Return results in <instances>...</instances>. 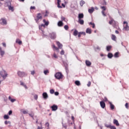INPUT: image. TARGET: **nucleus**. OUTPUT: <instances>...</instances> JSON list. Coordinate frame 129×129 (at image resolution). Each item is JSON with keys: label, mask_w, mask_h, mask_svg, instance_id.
Returning <instances> with one entry per match:
<instances>
[{"label": "nucleus", "mask_w": 129, "mask_h": 129, "mask_svg": "<svg viewBox=\"0 0 129 129\" xmlns=\"http://www.w3.org/2000/svg\"><path fill=\"white\" fill-rule=\"evenodd\" d=\"M0 75L4 79H6L8 77V73L5 70L0 71Z\"/></svg>", "instance_id": "1"}, {"label": "nucleus", "mask_w": 129, "mask_h": 129, "mask_svg": "<svg viewBox=\"0 0 129 129\" xmlns=\"http://www.w3.org/2000/svg\"><path fill=\"white\" fill-rule=\"evenodd\" d=\"M43 18V16L41 13H38L36 16V18L35 19V21L38 24L39 23V21H42V19Z\"/></svg>", "instance_id": "2"}, {"label": "nucleus", "mask_w": 129, "mask_h": 129, "mask_svg": "<svg viewBox=\"0 0 129 129\" xmlns=\"http://www.w3.org/2000/svg\"><path fill=\"white\" fill-rule=\"evenodd\" d=\"M63 76L62 75V73H61L60 72H57L54 75V77L56 79H58V80H60V79H62V78H63Z\"/></svg>", "instance_id": "3"}, {"label": "nucleus", "mask_w": 129, "mask_h": 129, "mask_svg": "<svg viewBox=\"0 0 129 129\" xmlns=\"http://www.w3.org/2000/svg\"><path fill=\"white\" fill-rule=\"evenodd\" d=\"M17 74L19 77H25V76H27V74L26 73L20 71L17 72Z\"/></svg>", "instance_id": "4"}, {"label": "nucleus", "mask_w": 129, "mask_h": 129, "mask_svg": "<svg viewBox=\"0 0 129 129\" xmlns=\"http://www.w3.org/2000/svg\"><path fill=\"white\" fill-rule=\"evenodd\" d=\"M0 24L1 25H7V20L5 18H2L0 20Z\"/></svg>", "instance_id": "5"}, {"label": "nucleus", "mask_w": 129, "mask_h": 129, "mask_svg": "<svg viewBox=\"0 0 129 129\" xmlns=\"http://www.w3.org/2000/svg\"><path fill=\"white\" fill-rule=\"evenodd\" d=\"M51 108L52 111H56V110L58 109V106H57V105L54 104L51 106Z\"/></svg>", "instance_id": "6"}, {"label": "nucleus", "mask_w": 129, "mask_h": 129, "mask_svg": "<svg viewBox=\"0 0 129 129\" xmlns=\"http://www.w3.org/2000/svg\"><path fill=\"white\" fill-rule=\"evenodd\" d=\"M49 36L51 39H56V33L54 32H52L49 34Z\"/></svg>", "instance_id": "7"}, {"label": "nucleus", "mask_w": 129, "mask_h": 129, "mask_svg": "<svg viewBox=\"0 0 129 129\" xmlns=\"http://www.w3.org/2000/svg\"><path fill=\"white\" fill-rule=\"evenodd\" d=\"M42 97H43L44 99H47L49 96H48V94L46 92H44L42 94Z\"/></svg>", "instance_id": "8"}, {"label": "nucleus", "mask_w": 129, "mask_h": 129, "mask_svg": "<svg viewBox=\"0 0 129 129\" xmlns=\"http://www.w3.org/2000/svg\"><path fill=\"white\" fill-rule=\"evenodd\" d=\"M123 24H126L125 25V26H124V29L125 31H128L129 27H128V25H127V23H126V22H124Z\"/></svg>", "instance_id": "9"}, {"label": "nucleus", "mask_w": 129, "mask_h": 129, "mask_svg": "<svg viewBox=\"0 0 129 129\" xmlns=\"http://www.w3.org/2000/svg\"><path fill=\"white\" fill-rule=\"evenodd\" d=\"M100 106L101 107H102V108H104L105 107V103H104V101H101L100 102Z\"/></svg>", "instance_id": "10"}, {"label": "nucleus", "mask_w": 129, "mask_h": 129, "mask_svg": "<svg viewBox=\"0 0 129 129\" xmlns=\"http://www.w3.org/2000/svg\"><path fill=\"white\" fill-rule=\"evenodd\" d=\"M84 18V15H83V13L79 14L78 15V19L79 20H81V19H83Z\"/></svg>", "instance_id": "11"}, {"label": "nucleus", "mask_w": 129, "mask_h": 129, "mask_svg": "<svg viewBox=\"0 0 129 129\" xmlns=\"http://www.w3.org/2000/svg\"><path fill=\"white\" fill-rule=\"evenodd\" d=\"M56 44L59 49L62 48L63 47V45H62L59 41H56Z\"/></svg>", "instance_id": "12"}, {"label": "nucleus", "mask_w": 129, "mask_h": 129, "mask_svg": "<svg viewBox=\"0 0 129 129\" xmlns=\"http://www.w3.org/2000/svg\"><path fill=\"white\" fill-rule=\"evenodd\" d=\"M5 51L4 50H3L2 49V47H0V54L2 57H4V55H5Z\"/></svg>", "instance_id": "13"}, {"label": "nucleus", "mask_w": 129, "mask_h": 129, "mask_svg": "<svg viewBox=\"0 0 129 129\" xmlns=\"http://www.w3.org/2000/svg\"><path fill=\"white\" fill-rule=\"evenodd\" d=\"M86 64L88 67H89V66H91V62L88 60H86Z\"/></svg>", "instance_id": "14"}, {"label": "nucleus", "mask_w": 129, "mask_h": 129, "mask_svg": "<svg viewBox=\"0 0 129 129\" xmlns=\"http://www.w3.org/2000/svg\"><path fill=\"white\" fill-rule=\"evenodd\" d=\"M113 123L114 124H115L116 126H118L119 125V123H118V121L116 119L113 120Z\"/></svg>", "instance_id": "15"}, {"label": "nucleus", "mask_w": 129, "mask_h": 129, "mask_svg": "<svg viewBox=\"0 0 129 129\" xmlns=\"http://www.w3.org/2000/svg\"><path fill=\"white\" fill-rule=\"evenodd\" d=\"M86 33H87V34H91L92 33V31H91V29L88 28H87L86 30Z\"/></svg>", "instance_id": "16"}, {"label": "nucleus", "mask_w": 129, "mask_h": 129, "mask_svg": "<svg viewBox=\"0 0 129 129\" xmlns=\"http://www.w3.org/2000/svg\"><path fill=\"white\" fill-rule=\"evenodd\" d=\"M88 12L90 14H92L94 12V8L91 7V9H88Z\"/></svg>", "instance_id": "17"}, {"label": "nucleus", "mask_w": 129, "mask_h": 129, "mask_svg": "<svg viewBox=\"0 0 129 129\" xmlns=\"http://www.w3.org/2000/svg\"><path fill=\"white\" fill-rule=\"evenodd\" d=\"M20 85H22V86L25 87V89H28V87H27V85H25V84L22 81H20Z\"/></svg>", "instance_id": "18"}, {"label": "nucleus", "mask_w": 129, "mask_h": 129, "mask_svg": "<svg viewBox=\"0 0 129 129\" xmlns=\"http://www.w3.org/2000/svg\"><path fill=\"white\" fill-rule=\"evenodd\" d=\"M78 23L79 24H80V25H84V21L82 19H79Z\"/></svg>", "instance_id": "19"}, {"label": "nucleus", "mask_w": 129, "mask_h": 129, "mask_svg": "<svg viewBox=\"0 0 129 129\" xmlns=\"http://www.w3.org/2000/svg\"><path fill=\"white\" fill-rule=\"evenodd\" d=\"M108 58H109V59H111L112 57H113V54L112 53L109 52L107 55Z\"/></svg>", "instance_id": "20"}, {"label": "nucleus", "mask_w": 129, "mask_h": 129, "mask_svg": "<svg viewBox=\"0 0 129 129\" xmlns=\"http://www.w3.org/2000/svg\"><path fill=\"white\" fill-rule=\"evenodd\" d=\"M75 83L76 85H77V86H80V85H81V83H80L79 81H76Z\"/></svg>", "instance_id": "21"}, {"label": "nucleus", "mask_w": 129, "mask_h": 129, "mask_svg": "<svg viewBox=\"0 0 129 129\" xmlns=\"http://www.w3.org/2000/svg\"><path fill=\"white\" fill-rule=\"evenodd\" d=\"M16 43L19 44V45H21L22 41L20 40L19 39H16Z\"/></svg>", "instance_id": "22"}, {"label": "nucleus", "mask_w": 129, "mask_h": 129, "mask_svg": "<svg viewBox=\"0 0 129 129\" xmlns=\"http://www.w3.org/2000/svg\"><path fill=\"white\" fill-rule=\"evenodd\" d=\"M109 104L110 105V107L111 108V109L113 110L114 109V105L113 104H112V103H111V102H109Z\"/></svg>", "instance_id": "23"}, {"label": "nucleus", "mask_w": 129, "mask_h": 129, "mask_svg": "<svg viewBox=\"0 0 129 129\" xmlns=\"http://www.w3.org/2000/svg\"><path fill=\"white\" fill-rule=\"evenodd\" d=\"M79 33V32H78V31H77V30L75 29L73 33V35H74V36H77V35H78Z\"/></svg>", "instance_id": "24"}, {"label": "nucleus", "mask_w": 129, "mask_h": 129, "mask_svg": "<svg viewBox=\"0 0 129 129\" xmlns=\"http://www.w3.org/2000/svg\"><path fill=\"white\" fill-rule=\"evenodd\" d=\"M111 39H112V40H113V41H116V36H115V35L112 34Z\"/></svg>", "instance_id": "25"}, {"label": "nucleus", "mask_w": 129, "mask_h": 129, "mask_svg": "<svg viewBox=\"0 0 129 129\" xmlns=\"http://www.w3.org/2000/svg\"><path fill=\"white\" fill-rule=\"evenodd\" d=\"M58 27H62L63 26V22L62 21H59L57 23Z\"/></svg>", "instance_id": "26"}, {"label": "nucleus", "mask_w": 129, "mask_h": 129, "mask_svg": "<svg viewBox=\"0 0 129 129\" xmlns=\"http://www.w3.org/2000/svg\"><path fill=\"white\" fill-rule=\"evenodd\" d=\"M5 5H6L7 7L8 8L12 6V4L10 2H7Z\"/></svg>", "instance_id": "27"}, {"label": "nucleus", "mask_w": 129, "mask_h": 129, "mask_svg": "<svg viewBox=\"0 0 129 129\" xmlns=\"http://www.w3.org/2000/svg\"><path fill=\"white\" fill-rule=\"evenodd\" d=\"M85 4V2H84V1L82 0L80 2V4L81 7H83V5H84Z\"/></svg>", "instance_id": "28"}, {"label": "nucleus", "mask_w": 129, "mask_h": 129, "mask_svg": "<svg viewBox=\"0 0 129 129\" xmlns=\"http://www.w3.org/2000/svg\"><path fill=\"white\" fill-rule=\"evenodd\" d=\"M52 48L53 49H55V50H56V51H59V48L56 47V46H55V44L52 45Z\"/></svg>", "instance_id": "29"}, {"label": "nucleus", "mask_w": 129, "mask_h": 129, "mask_svg": "<svg viewBox=\"0 0 129 129\" xmlns=\"http://www.w3.org/2000/svg\"><path fill=\"white\" fill-rule=\"evenodd\" d=\"M21 111L22 112V113H23V114H27L28 113V111L27 110L22 109Z\"/></svg>", "instance_id": "30"}, {"label": "nucleus", "mask_w": 129, "mask_h": 129, "mask_svg": "<svg viewBox=\"0 0 129 129\" xmlns=\"http://www.w3.org/2000/svg\"><path fill=\"white\" fill-rule=\"evenodd\" d=\"M111 48H112L111 46H110V45L107 46L106 47L107 51L108 52H109V51H110V49H111Z\"/></svg>", "instance_id": "31"}, {"label": "nucleus", "mask_w": 129, "mask_h": 129, "mask_svg": "<svg viewBox=\"0 0 129 129\" xmlns=\"http://www.w3.org/2000/svg\"><path fill=\"white\" fill-rule=\"evenodd\" d=\"M43 23H44V25L45 26H48V25H49L48 21H46V20H45V19L43 20Z\"/></svg>", "instance_id": "32"}, {"label": "nucleus", "mask_w": 129, "mask_h": 129, "mask_svg": "<svg viewBox=\"0 0 129 129\" xmlns=\"http://www.w3.org/2000/svg\"><path fill=\"white\" fill-rule=\"evenodd\" d=\"M8 9L10 11H12V12H14V7H12V5L11 6H9V7H8Z\"/></svg>", "instance_id": "33"}, {"label": "nucleus", "mask_w": 129, "mask_h": 129, "mask_svg": "<svg viewBox=\"0 0 129 129\" xmlns=\"http://www.w3.org/2000/svg\"><path fill=\"white\" fill-rule=\"evenodd\" d=\"M52 57V58H54L55 59L58 58V56H57V54H56V53H53Z\"/></svg>", "instance_id": "34"}, {"label": "nucleus", "mask_w": 129, "mask_h": 129, "mask_svg": "<svg viewBox=\"0 0 129 129\" xmlns=\"http://www.w3.org/2000/svg\"><path fill=\"white\" fill-rule=\"evenodd\" d=\"M119 54V53L118 52H116L114 55L115 58H118V57H119V56H118Z\"/></svg>", "instance_id": "35"}, {"label": "nucleus", "mask_w": 129, "mask_h": 129, "mask_svg": "<svg viewBox=\"0 0 129 129\" xmlns=\"http://www.w3.org/2000/svg\"><path fill=\"white\" fill-rule=\"evenodd\" d=\"M65 69L67 73H68L69 72V70H68V65L66 64L65 66Z\"/></svg>", "instance_id": "36"}, {"label": "nucleus", "mask_w": 129, "mask_h": 129, "mask_svg": "<svg viewBox=\"0 0 129 129\" xmlns=\"http://www.w3.org/2000/svg\"><path fill=\"white\" fill-rule=\"evenodd\" d=\"M4 118L5 119H9V118H10V116H8V115H5Z\"/></svg>", "instance_id": "37"}, {"label": "nucleus", "mask_w": 129, "mask_h": 129, "mask_svg": "<svg viewBox=\"0 0 129 129\" xmlns=\"http://www.w3.org/2000/svg\"><path fill=\"white\" fill-rule=\"evenodd\" d=\"M43 73H44V74H45V75H47V74H48L49 73V70H45L43 72Z\"/></svg>", "instance_id": "38"}, {"label": "nucleus", "mask_w": 129, "mask_h": 129, "mask_svg": "<svg viewBox=\"0 0 129 129\" xmlns=\"http://www.w3.org/2000/svg\"><path fill=\"white\" fill-rule=\"evenodd\" d=\"M49 92L50 94H54V93H55V91H54L53 89H51L50 90Z\"/></svg>", "instance_id": "39"}, {"label": "nucleus", "mask_w": 129, "mask_h": 129, "mask_svg": "<svg viewBox=\"0 0 129 129\" xmlns=\"http://www.w3.org/2000/svg\"><path fill=\"white\" fill-rule=\"evenodd\" d=\"M105 126H106V127H107L108 128H110V127L111 126V124H105Z\"/></svg>", "instance_id": "40"}, {"label": "nucleus", "mask_w": 129, "mask_h": 129, "mask_svg": "<svg viewBox=\"0 0 129 129\" xmlns=\"http://www.w3.org/2000/svg\"><path fill=\"white\" fill-rule=\"evenodd\" d=\"M41 27H43V28H45V27H46V25L44 24H41L40 26H39V29H41Z\"/></svg>", "instance_id": "41"}, {"label": "nucleus", "mask_w": 129, "mask_h": 129, "mask_svg": "<svg viewBox=\"0 0 129 129\" xmlns=\"http://www.w3.org/2000/svg\"><path fill=\"white\" fill-rule=\"evenodd\" d=\"M64 29H65L66 31H67L68 30V29H69V27L68 26V25H65L64 26Z\"/></svg>", "instance_id": "42"}, {"label": "nucleus", "mask_w": 129, "mask_h": 129, "mask_svg": "<svg viewBox=\"0 0 129 129\" xmlns=\"http://www.w3.org/2000/svg\"><path fill=\"white\" fill-rule=\"evenodd\" d=\"M62 126L64 128H67V125L66 124H64V123H63V122H62Z\"/></svg>", "instance_id": "43"}, {"label": "nucleus", "mask_w": 129, "mask_h": 129, "mask_svg": "<svg viewBox=\"0 0 129 129\" xmlns=\"http://www.w3.org/2000/svg\"><path fill=\"white\" fill-rule=\"evenodd\" d=\"M80 33L81 34V35H83L84 36H85L86 35L85 32H80Z\"/></svg>", "instance_id": "44"}, {"label": "nucleus", "mask_w": 129, "mask_h": 129, "mask_svg": "<svg viewBox=\"0 0 129 129\" xmlns=\"http://www.w3.org/2000/svg\"><path fill=\"white\" fill-rule=\"evenodd\" d=\"M115 24H116V22H115V21H114V20L113 19V22L112 23V25H113V26H115Z\"/></svg>", "instance_id": "45"}, {"label": "nucleus", "mask_w": 129, "mask_h": 129, "mask_svg": "<svg viewBox=\"0 0 129 129\" xmlns=\"http://www.w3.org/2000/svg\"><path fill=\"white\" fill-rule=\"evenodd\" d=\"M34 98L35 99V100H37V99H38V95H35L34 96Z\"/></svg>", "instance_id": "46"}, {"label": "nucleus", "mask_w": 129, "mask_h": 129, "mask_svg": "<svg viewBox=\"0 0 129 129\" xmlns=\"http://www.w3.org/2000/svg\"><path fill=\"white\" fill-rule=\"evenodd\" d=\"M101 8L102 9L103 12H104V11H105V10H106V8L105 7H104V6H102V7H101Z\"/></svg>", "instance_id": "47"}, {"label": "nucleus", "mask_w": 129, "mask_h": 129, "mask_svg": "<svg viewBox=\"0 0 129 129\" xmlns=\"http://www.w3.org/2000/svg\"><path fill=\"white\" fill-rule=\"evenodd\" d=\"M57 8L59 9H62V6H60V3H57Z\"/></svg>", "instance_id": "48"}, {"label": "nucleus", "mask_w": 129, "mask_h": 129, "mask_svg": "<svg viewBox=\"0 0 129 129\" xmlns=\"http://www.w3.org/2000/svg\"><path fill=\"white\" fill-rule=\"evenodd\" d=\"M113 21V19H111V21L109 22V25H112Z\"/></svg>", "instance_id": "49"}, {"label": "nucleus", "mask_w": 129, "mask_h": 129, "mask_svg": "<svg viewBox=\"0 0 129 129\" xmlns=\"http://www.w3.org/2000/svg\"><path fill=\"white\" fill-rule=\"evenodd\" d=\"M101 13H102V15H103V16L104 17H106V14H105V13H104V11H102L101 12Z\"/></svg>", "instance_id": "50"}, {"label": "nucleus", "mask_w": 129, "mask_h": 129, "mask_svg": "<svg viewBox=\"0 0 129 129\" xmlns=\"http://www.w3.org/2000/svg\"><path fill=\"white\" fill-rule=\"evenodd\" d=\"M30 10H36V7H35V6H31L30 7Z\"/></svg>", "instance_id": "51"}, {"label": "nucleus", "mask_w": 129, "mask_h": 129, "mask_svg": "<svg viewBox=\"0 0 129 129\" xmlns=\"http://www.w3.org/2000/svg\"><path fill=\"white\" fill-rule=\"evenodd\" d=\"M110 129H116V127H115V126L111 125V127H110Z\"/></svg>", "instance_id": "52"}, {"label": "nucleus", "mask_w": 129, "mask_h": 129, "mask_svg": "<svg viewBox=\"0 0 129 129\" xmlns=\"http://www.w3.org/2000/svg\"><path fill=\"white\" fill-rule=\"evenodd\" d=\"M65 52L64 51V50H61L60 51V55H64Z\"/></svg>", "instance_id": "53"}, {"label": "nucleus", "mask_w": 129, "mask_h": 129, "mask_svg": "<svg viewBox=\"0 0 129 129\" xmlns=\"http://www.w3.org/2000/svg\"><path fill=\"white\" fill-rule=\"evenodd\" d=\"M90 85H91V82L90 81H89L88 83V84H87V86L88 87H89L90 86Z\"/></svg>", "instance_id": "54"}, {"label": "nucleus", "mask_w": 129, "mask_h": 129, "mask_svg": "<svg viewBox=\"0 0 129 129\" xmlns=\"http://www.w3.org/2000/svg\"><path fill=\"white\" fill-rule=\"evenodd\" d=\"M125 106L126 108H128V103H126L125 104Z\"/></svg>", "instance_id": "55"}, {"label": "nucleus", "mask_w": 129, "mask_h": 129, "mask_svg": "<svg viewBox=\"0 0 129 129\" xmlns=\"http://www.w3.org/2000/svg\"><path fill=\"white\" fill-rule=\"evenodd\" d=\"M8 113H9V115H12V114L13 113V111H12V110L9 111Z\"/></svg>", "instance_id": "56"}, {"label": "nucleus", "mask_w": 129, "mask_h": 129, "mask_svg": "<svg viewBox=\"0 0 129 129\" xmlns=\"http://www.w3.org/2000/svg\"><path fill=\"white\" fill-rule=\"evenodd\" d=\"M54 94H55V95H56L57 96L59 95V92H54Z\"/></svg>", "instance_id": "57"}, {"label": "nucleus", "mask_w": 129, "mask_h": 129, "mask_svg": "<svg viewBox=\"0 0 129 129\" xmlns=\"http://www.w3.org/2000/svg\"><path fill=\"white\" fill-rule=\"evenodd\" d=\"M10 101L12 103L15 102V101H16V99H12Z\"/></svg>", "instance_id": "58"}, {"label": "nucleus", "mask_w": 129, "mask_h": 129, "mask_svg": "<svg viewBox=\"0 0 129 129\" xmlns=\"http://www.w3.org/2000/svg\"><path fill=\"white\" fill-rule=\"evenodd\" d=\"M78 36L79 38H80V37H81V34H80V32H79L78 33Z\"/></svg>", "instance_id": "59"}, {"label": "nucleus", "mask_w": 129, "mask_h": 129, "mask_svg": "<svg viewBox=\"0 0 129 129\" xmlns=\"http://www.w3.org/2000/svg\"><path fill=\"white\" fill-rule=\"evenodd\" d=\"M61 20L62 21H65V17L61 16Z\"/></svg>", "instance_id": "60"}, {"label": "nucleus", "mask_w": 129, "mask_h": 129, "mask_svg": "<svg viewBox=\"0 0 129 129\" xmlns=\"http://www.w3.org/2000/svg\"><path fill=\"white\" fill-rule=\"evenodd\" d=\"M10 121H8H8H5V123L6 124H8V123H10Z\"/></svg>", "instance_id": "61"}, {"label": "nucleus", "mask_w": 129, "mask_h": 129, "mask_svg": "<svg viewBox=\"0 0 129 129\" xmlns=\"http://www.w3.org/2000/svg\"><path fill=\"white\" fill-rule=\"evenodd\" d=\"M45 125H46V126L49 127V122H46V123H45Z\"/></svg>", "instance_id": "62"}, {"label": "nucleus", "mask_w": 129, "mask_h": 129, "mask_svg": "<svg viewBox=\"0 0 129 129\" xmlns=\"http://www.w3.org/2000/svg\"><path fill=\"white\" fill-rule=\"evenodd\" d=\"M34 74H35V71H33L31 72V75H34Z\"/></svg>", "instance_id": "63"}, {"label": "nucleus", "mask_w": 129, "mask_h": 129, "mask_svg": "<svg viewBox=\"0 0 129 129\" xmlns=\"http://www.w3.org/2000/svg\"><path fill=\"white\" fill-rule=\"evenodd\" d=\"M37 129H43V127L38 126Z\"/></svg>", "instance_id": "64"}]
</instances>
